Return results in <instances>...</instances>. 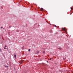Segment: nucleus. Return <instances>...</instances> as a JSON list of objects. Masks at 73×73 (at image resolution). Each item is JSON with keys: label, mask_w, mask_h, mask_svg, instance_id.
Masks as SVG:
<instances>
[{"label": "nucleus", "mask_w": 73, "mask_h": 73, "mask_svg": "<svg viewBox=\"0 0 73 73\" xmlns=\"http://www.w3.org/2000/svg\"><path fill=\"white\" fill-rule=\"evenodd\" d=\"M43 50H45V49H46V48H43Z\"/></svg>", "instance_id": "6"}, {"label": "nucleus", "mask_w": 73, "mask_h": 73, "mask_svg": "<svg viewBox=\"0 0 73 73\" xmlns=\"http://www.w3.org/2000/svg\"><path fill=\"white\" fill-rule=\"evenodd\" d=\"M52 60V58H50V60Z\"/></svg>", "instance_id": "15"}, {"label": "nucleus", "mask_w": 73, "mask_h": 73, "mask_svg": "<svg viewBox=\"0 0 73 73\" xmlns=\"http://www.w3.org/2000/svg\"><path fill=\"white\" fill-rule=\"evenodd\" d=\"M40 10L41 11H43L44 10V9H43L42 8H40Z\"/></svg>", "instance_id": "2"}, {"label": "nucleus", "mask_w": 73, "mask_h": 73, "mask_svg": "<svg viewBox=\"0 0 73 73\" xmlns=\"http://www.w3.org/2000/svg\"><path fill=\"white\" fill-rule=\"evenodd\" d=\"M4 49H6V48L5 47V48H4Z\"/></svg>", "instance_id": "14"}, {"label": "nucleus", "mask_w": 73, "mask_h": 73, "mask_svg": "<svg viewBox=\"0 0 73 73\" xmlns=\"http://www.w3.org/2000/svg\"><path fill=\"white\" fill-rule=\"evenodd\" d=\"M54 27H57V26H56V25H54Z\"/></svg>", "instance_id": "9"}, {"label": "nucleus", "mask_w": 73, "mask_h": 73, "mask_svg": "<svg viewBox=\"0 0 73 73\" xmlns=\"http://www.w3.org/2000/svg\"><path fill=\"white\" fill-rule=\"evenodd\" d=\"M50 25H52V24H50Z\"/></svg>", "instance_id": "20"}, {"label": "nucleus", "mask_w": 73, "mask_h": 73, "mask_svg": "<svg viewBox=\"0 0 73 73\" xmlns=\"http://www.w3.org/2000/svg\"><path fill=\"white\" fill-rule=\"evenodd\" d=\"M8 33H10V32H8Z\"/></svg>", "instance_id": "17"}, {"label": "nucleus", "mask_w": 73, "mask_h": 73, "mask_svg": "<svg viewBox=\"0 0 73 73\" xmlns=\"http://www.w3.org/2000/svg\"><path fill=\"white\" fill-rule=\"evenodd\" d=\"M71 9H72L73 10V8H71Z\"/></svg>", "instance_id": "13"}, {"label": "nucleus", "mask_w": 73, "mask_h": 73, "mask_svg": "<svg viewBox=\"0 0 73 73\" xmlns=\"http://www.w3.org/2000/svg\"><path fill=\"white\" fill-rule=\"evenodd\" d=\"M41 49H42V48Z\"/></svg>", "instance_id": "21"}, {"label": "nucleus", "mask_w": 73, "mask_h": 73, "mask_svg": "<svg viewBox=\"0 0 73 73\" xmlns=\"http://www.w3.org/2000/svg\"><path fill=\"white\" fill-rule=\"evenodd\" d=\"M47 62H48V61H47Z\"/></svg>", "instance_id": "19"}, {"label": "nucleus", "mask_w": 73, "mask_h": 73, "mask_svg": "<svg viewBox=\"0 0 73 73\" xmlns=\"http://www.w3.org/2000/svg\"><path fill=\"white\" fill-rule=\"evenodd\" d=\"M5 47H7V46L5 45Z\"/></svg>", "instance_id": "16"}, {"label": "nucleus", "mask_w": 73, "mask_h": 73, "mask_svg": "<svg viewBox=\"0 0 73 73\" xmlns=\"http://www.w3.org/2000/svg\"><path fill=\"white\" fill-rule=\"evenodd\" d=\"M5 66L6 68H8V66Z\"/></svg>", "instance_id": "8"}, {"label": "nucleus", "mask_w": 73, "mask_h": 73, "mask_svg": "<svg viewBox=\"0 0 73 73\" xmlns=\"http://www.w3.org/2000/svg\"><path fill=\"white\" fill-rule=\"evenodd\" d=\"M14 56V57H15V58H16V54H15Z\"/></svg>", "instance_id": "3"}, {"label": "nucleus", "mask_w": 73, "mask_h": 73, "mask_svg": "<svg viewBox=\"0 0 73 73\" xmlns=\"http://www.w3.org/2000/svg\"><path fill=\"white\" fill-rule=\"evenodd\" d=\"M0 52H1V50L0 49Z\"/></svg>", "instance_id": "12"}, {"label": "nucleus", "mask_w": 73, "mask_h": 73, "mask_svg": "<svg viewBox=\"0 0 73 73\" xmlns=\"http://www.w3.org/2000/svg\"><path fill=\"white\" fill-rule=\"evenodd\" d=\"M62 30H63V31H65L66 33V29L65 28H62Z\"/></svg>", "instance_id": "1"}, {"label": "nucleus", "mask_w": 73, "mask_h": 73, "mask_svg": "<svg viewBox=\"0 0 73 73\" xmlns=\"http://www.w3.org/2000/svg\"><path fill=\"white\" fill-rule=\"evenodd\" d=\"M58 49H60V50H61V49H62V48H61V47H59L58 48Z\"/></svg>", "instance_id": "4"}, {"label": "nucleus", "mask_w": 73, "mask_h": 73, "mask_svg": "<svg viewBox=\"0 0 73 73\" xmlns=\"http://www.w3.org/2000/svg\"><path fill=\"white\" fill-rule=\"evenodd\" d=\"M1 28H3V27H1Z\"/></svg>", "instance_id": "18"}, {"label": "nucleus", "mask_w": 73, "mask_h": 73, "mask_svg": "<svg viewBox=\"0 0 73 73\" xmlns=\"http://www.w3.org/2000/svg\"><path fill=\"white\" fill-rule=\"evenodd\" d=\"M28 50L29 52H30V51H31V50H30V49H29Z\"/></svg>", "instance_id": "10"}, {"label": "nucleus", "mask_w": 73, "mask_h": 73, "mask_svg": "<svg viewBox=\"0 0 73 73\" xmlns=\"http://www.w3.org/2000/svg\"><path fill=\"white\" fill-rule=\"evenodd\" d=\"M42 53H45V52L44 51H43L42 52Z\"/></svg>", "instance_id": "7"}, {"label": "nucleus", "mask_w": 73, "mask_h": 73, "mask_svg": "<svg viewBox=\"0 0 73 73\" xmlns=\"http://www.w3.org/2000/svg\"><path fill=\"white\" fill-rule=\"evenodd\" d=\"M52 32H53V31H52V30H51L50 31V33H52Z\"/></svg>", "instance_id": "5"}, {"label": "nucleus", "mask_w": 73, "mask_h": 73, "mask_svg": "<svg viewBox=\"0 0 73 73\" xmlns=\"http://www.w3.org/2000/svg\"><path fill=\"white\" fill-rule=\"evenodd\" d=\"M37 53H39V51H37Z\"/></svg>", "instance_id": "11"}]
</instances>
